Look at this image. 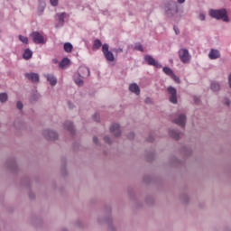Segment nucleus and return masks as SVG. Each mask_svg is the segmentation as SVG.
Wrapping results in <instances>:
<instances>
[{
	"label": "nucleus",
	"instance_id": "30",
	"mask_svg": "<svg viewBox=\"0 0 231 231\" xmlns=\"http://www.w3.org/2000/svg\"><path fill=\"white\" fill-rule=\"evenodd\" d=\"M162 72L169 77L174 73V71L170 67H163Z\"/></svg>",
	"mask_w": 231,
	"mask_h": 231
},
{
	"label": "nucleus",
	"instance_id": "32",
	"mask_svg": "<svg viewBox=\"0 0 231 231\" xmlns=\"http://www.w3.org/2000/svg\"><path fill=\"white\" fill-rule=\"evenodd\" d=\"M66 163H67V161L66 159H61V164H63V166H61V175L65 176L67 175V170H66Z\"/></svg>",
	"mask_w": 231,
	"mask_h": 231
},
{
	"label": "nucleus",
	"instance_id": "21",
	"mask_svg": "<svg viewBox=\"0 0 231 231\" xmlns=\"http://www.w3.org/2000/svg\"><path fill=\"white\" fill-rule=\"evenodd\" d=\"M73 79H74V83H76V85H78V87H83V85H84V80H83V79H84V78H82V77H81L79 74H78V73H74Z\"/></svg>",
	"mask_w": 231,
	"mask_h": 231
},
{
	"label": "nucleus",
	"instance_id": "9",
	"mask_svg": "<svg viewBox=\"0 0 231 231\" xmlns=\"http://www.w3.org/2000/svg\"><path fill=\"white\" fill-rule=\"evenodd\" d=\"M6 168L9 171L16 173L18 171L16 159H14V157L8 159V161L6 162Z\"/></svg>",
	"mask_w": 231,
	"mask_h": 231
},
{
	"label": "nucleus",
	"instance_id": "41",
	"mask_svg": "<svg viewBox=\"0 0 231 231\" xmlns=\"http://www.w3.org/2000/svg\"><path fill=\"white\" fill-rule=\"evenodd\" d=\"M92 142H94V144H96V146H101V143L96 135H94V138H92Z\"/></svg>",
	"mask_w": 231,
	"mask_h": 231
},
{
	"label": "nucleus",
	"instance_id": "39",
	"mask_svg": "<svg viewBox=\"0 0 231 231\" xmlns=\"http://www.w3.org/2000/svg\"><path fill=\"white\" fill-rule=\"evenodd\" d=\"M103 141H105V143L109 145H111L113 143V141H112L111 137H109V135H105V137H103Z\"/></svg>",
	"mask_w": 231,
	"mask_h": 231
},
{
	"label": "nucleus",
	"instance_id": "25",
	"mask_svg": "<svg viewBox=\"0 0 231 231\" xmlns=\"http://www.w3.org/2000/svg\"><path fill=\"white\" fill-rule=\"evenodd\" d=\"M32 54H33L32 51L30 48H27L25 49L23 57L24 60H29L32 59Z\"/></svg>",
	"mask_w": 231,
	"mask_h": 231
},
{
	"label": "nucleus",
	"instance_id": "2",
	"mask_svg": "<svg viewBox=\"0 0 231 231\" xmlns=\"http://www.w3.org/2000/svg\"><path fill=\"white\" fill-rule=\"evenodd\" d=\"M209 16L216 20H223L225 23H229V17L227 11L225 8L221 9H210Z\"/></svg>",
	"mask_w": 231,
	"mask_h": 231
},
{
	"label": "nucleus",
	"instance_id": "51",
	"mask_svg": "<svg viewBox=\"0 0 231 231\" xmlns=\"http://www.w3.org/2000/svg\"><path fill=\"white\" fill-rule=\"evenodd\" d=\"M199 19L201 22L205 21V20H206V14L200 13V14H199Z\"/></svg>",
	"mask_w": 231,
	"mask_h": 231
},
{
	"label": "nucleus",
	"instance_id": "52",
	"mask_svg": "<svg viewBox=\"0 0 231 231\" xmlns=\"http://www.w3.org/2000/svg\"><path fill=\"white\" fill-rule=\"evenodd\" d=\"M147 142H149V143L154 142V137H153L152 134H150V135L147 137Z\"/></svg>",
	"mask_w": 231,
	"mask_h": 231
},
{
	"label": "nucleus",
	"instance_id": "5",
	"mask_svg": "<svg viewBox=\"0 0 231 231\" xmlns=\"http://www.w3.org/2000/svg\"><path fill=\"white\" fill-rule=\"evenodd\" d=\"M179 59L182 63H189V51L188 49L181 48L178 51Z\"/></svg>",
	"mask_w": 231,
	"mask_h": 231
},
{
	"label": "nucleus",
	"instance_id": "50",
	"mask_svg": "<svg viewBox=\"0 0 231 231\" xmlns=\"http://www.w3.org/2000/svg\"><path fill=\"white\" fill-rule=\"evenodd\" d=\"M16 107L19 110H22L23 108V104L22 103V101H18L16 104Z\"/></svg>",
	"mask_w": 231,
	"mask_h": 231
},
{
	"label": "nucleus",
	"instance_id": "27",
	"mask_svg": "<svg viewBox=\"0 0 231 231\" xmlns=\"http://www.w3.org/2000/svg\"><path fill=\"white\" fill-rule=\"evenodd\" d=\"M180 153L184 156H189L192 153V150L189 146H183L180 150Z\"/></svg>",
	"mask_w": 231,
	"mask_h": 231
},
{
	"label": "nucleus",
	"instance_id": "4",
	"mask_svg": "<svg viewBox=\"0 0 231 231\" xmlns=\"http://www.w3.org/2000/svg\"><path fill=\"white\" fill-rule=\"evenodd\" d=\"M167 92L170 95L169 101L171 104L176 105L178 103L177 89H176V88H174L172 86H169L167 88Z\"/></svg>",
	"mask_w": 231,
	"mask_h": 231
},
{
	"label": "nucleus",
	"instance_id": "31",
	"mask_svg": "<svg viewBox=\"0 0 231 231\" xmlns=\"http://www.w3.org/2000/svg\"><path fill=\"white\" fill-rule=\"evenodd\" d=\"M145 156L147 161L152 162L155 158V153L154 152H146Z\"/></svg>",
	"mask_w": 231,
	"mask_h": 231
},
{
	"label": "nucleus",
	"instance_id": "19",
	"mask_svg": "<svg viewBox=\"0 0 231 231\" xmlns=\"http://www.w3.org/2000/svg\"><path fill=\"white\" fill-rule=\"evenodd\" d=\"M25 77L33 83H38L40 80L39 74L35 72L26 73Z\"/></svg>",
	"mask_w": 231,
	"mask_h": 231
},
{
	"label": "nucleus",
	"instance_id": "36",
	"mask_svg": "<svg viewBox=\"0 0 231 231\" xmlns=\"http://www.w3.org/2000/svg\"><path fill=\"white\" fill-rule=\"evenodd\" d=\"M180 201H182L185 204L189 203V195L187 193H182L180 195Z\"/></svg>",
	"mask_w": 231,
	"mask_h": 231
},
{
	"label": "nucleus",
	"instance_id": "34",
	"mask_svg": "<svg viewBox=\"0 0 231 231\" xmlns=\"http://www.w3.org/2000/svg\"><path fill=\"white\" fill-rule=\"evenodd\" d=\"M144 202H145V204H147L148 206H152V205L154 203V199H153L151 195H148V196L145 198Z\"/></svg>",
	"mask_w": 231,
	"mask_h": 231
},
{
	"label": "nucleus",
	"instance_id": "29",
	"mask_svg": "<svg viewBox=\"0 0 231 231\" xmlns=\"http://www.w3.org/2000/svg\"><path fill=\"white\" fill-rule=\"evenodd\" d=\"M72 50H73V45L71 42H65L63 44V51H65V52L70 53Z\"/></svg>",
	"mask_w": 231,
	"mask_h": 231
},
{
	"label": "nucleus",
	"instance_id": "62",
	"mask_svg": "<svg viewBox=\"0 0 231 231\" xmlns=\"http://www.w3.org/2000/svg\"><path fill=\"white\" fill-rule=\"evenodd\" d=\"M14 126L17 127V126H16V122H14Z\"/></svg>",
	"mask_w": 231,
	"mask_h": 231
},
{
	"label": "nucleus",
	"instance_id": "33",
	"mask_svg": "<svg viewBox=\"0 0 231 231\" xmlns=\"http://www.w3.org/2000/svg\"><path fill=\"white\" fill-rule=\"evenodd\" d=\"M134 50L138 51H141V52H143V51H144L143 46V44H142L141 42H135V43H134Z\"/></svg>",
	"mask_w": 231,
	"mask_h": 231
},
{
	"label": "nucleus",
	"instance_id": "48",
	"mask_svg": "<svg viewBox=\"0 0 231 231\" xmlns=\"http://www.w3.org/2000/svg\"><path fill=\"white\" fill-rule=\"evenodd\" d=\"M112 211V208L110 205L105 206V213L109 214Z\"/></svg>",
	"mask_w": 231,
	"mask_h": 231
},
{
	"label": "nucleus",
	"instance_id": "54",
	"mask_svg": "<svg viewBox=\"0 0 231 231\" xmlns=\"http://www.w3.org/2000/svg\"><path fill=\"white\" fill-rule=\"evenodd\" d=\"M134 138V132H130V133L128 134V139L133 140Z\"/></svg>",
	"mask_w": 231,
	"mask_h": 231
},
{
	"label": "nucleus",
	"instance_id": "17",
	"mask_svg": "<svg viewBox=\"0 0 231 231\" xmlns=\"http://www.w3.org/2000/svg\"><path fill=\"white\" fill-rule=\"evenodd\" d=\"M209 88L213 93H218L221 90V84L218 81L213 80L210 82Z\"/></svg>",
	"mask_w": 231,
	"mask_h": 231
},
{
	"label": "nucleus",
	"instance_id": "22",
	"mask_svg": "<svg viewBox=\"0 0 231 231\" xmlns=\"http://www.w3.org/2000/svg\"><path fill=\"white\" fill-rule=\"evenodd\" d=\"M170 164L175 167H178L179 165H183V161H180V159H177V157L172 156L170 157Z\"/></svg>",
	"mask_w": 231,
	"mask_h": 231
},
{
	"label": "nucleus",
	"instance_id": "53",
	"mask_svg": "<svg viewBox=\"0 0 231 231\" xmlns=\"http://www.w3.org/2000/svg\"><path fill=\"white\" fill-rule=\"evenodd\" d=\"M58 4H59V0H51V5L52 6H57Z\"/></svg>",
	"mask_w": 231,
	"mask_h": 231
},
{
	"label": "nucleus",
	"instance_id": "1",
	"mask_svg": "<svg viewBox=\"0 0 231 231\" xmlns=\"http://www.w3.org/2000/svg\"><path fill=\"white\" fill-rule=\"evenodd\" d=\"M163 11L167 18H173L179 13V5L174 0H167L164 2Z\"/></svg>",
	"mask_w": 231,
	"mask_h": 231
},
{
	"label": "nucleus",
	"instance_id": "20",
	"mask_svg": "<svg viewBox=\"0 0 231 231\" xmlns=\"http://www.w3.org/2000/svg\"><path fill=\"white\" fill-rule=\"evenodd\" d=\"M128 89H130V92L135 94L136 96H139L141 93L140 87L138 86L137 83H132L128 87Z\"/></svg>",
	"mask_w": 231,
	"mask_h": 231
},
{
	"label": "nucleus",
	"instance_id": "6",
	"mask_svg": "<svg viewBox=\"0 0 231 231\" xmlns=\"http://www.w3.org/2000/svg\"><path fill=\"white\" fill-rule=\"evenodd\" d=\"M144 61L149 66H152L156 69H162V65L158 60H155V59L152 55L146 54L144 56Z\"/></svg>",
	"mask_w": 231,
	"mask_h": 231
},
{
	"label": "nucleus",
	"instance_id": "28",
	"mask_svg": "<svg viewBox=\"0 0 231 231\" xmlns=\"http://www.w3.org/2000/svg\"><path fill=\"white\" fill-rule=\"evenodd\" d=\"M102 47V42L99 39L94 40V44H92V50L98 51Z\"/></svg>",
	"mask_w": 231,
	"mask_h": 231
},
{
	"label": "nucleus",
	"instance_id": "44",
	"mask_svg": "<svg viewBox=\"0 0 231 231\" xmlns=\"http://www.w3.org/2000/svg\"><path fill=\"white\" fill-rule=\"evenodd\" d=\"M193 101L195 105H199L200 104V97L198 96H193Z\"/></svg>",
	"mask_w": 231,
	"mask_h": 231
},
{
	"label": "nucleus",
	"instance_id": "42",
	"mask_svg": "<svg viewBox=\"0 0 231 231\" xmlns=\"http://www.w3.org/2000/svg\"><path fill=\"white\" fill-rule=\"evenodd\" d=\"M223 104L226 105V106H230L231 100L228 97H224Z\"/></svg>",
	"mask_w": 231,
	"mask_h": 231
},
{
	"label": "nucleus",
	"instance_id": "55",
	"mask_svg": "<svg viewBox=\"0 0 231 231\" xmlns=\"http://www.w3.org/2000/svg\"><path fill=\"white\" fill-rule=\"evenodd\" d=\"M227 80H228V87L231 89V72L228 75Z\"/></svg>",
	"mask_w": 231,
	"mask_h": 231
},
{
	"label": "nucleus",
	"instance_id": "60",
	"mask_svg": "<svg viewBox=\"0 0 231 231\" xmlns=\"http://www.w3.org/2000/svg\"><path fill=\"white\" fill-rule=\"evenodd\" d=\"M61 231H68V229H66V228H63V229H61Z\"/></svg>",
	"mask_w": 231,
	"mask_h": 231
},
{
	"label": "nucleus",
	"instance_id": "45",
	"mask_svg": "<svg viewBox=\"0 0 231 231\" xmlns=\"http://www.w3.org/2000/svg\"><path fill=\"white\" fill-rule=\"evenodd\" d=\"M128 196H130V199H134V191L132 188L128 189Z\"/></svg>",
	"mask_w": 231,
	"mask_h": 231
},
{
	"label": "nucleus",
	"instance_id": "58",
	"mask_svg": "<svg viewBox=\"0 0 231 231\" xmlns=\"http://www.w3.org/2000/svg\"><path fill=\"white\" fill-rule=\"evenodd\" d=\"M186 2V0H177V4L182 5Z\"/></svg>",
	"mask_w": 231,
	"mask_h": 231
},
{
	"label": "nucleus",
	"instance_id": "14",
	"mask_svg": "<svg viewBox=\"0 0 231 231\" xmlns=\"http://www.w3.org/2000/svg\"><path fill=\"white\" fill-rule=\"evenodd\" d=\"M110 133H112V134H114L116 138L120 137L122 134V132L120 130V125H117V123H114V125L110 126Z\"/></svg>",
	"mask_w": 231,
	"mask_h": 231
},
{
	"label": "nucleus",
	"instance_id": "15",
	"mask_svg": "<svg viewBox=\"0 0 231 231\" xmlns=\"http://www.w3.org/2000/svg\"><path fill=\"white\" fill-rule=\"evenodd\" d=\"M169 135L176 140L179 141L180 139V136L182 135V132H180L177 128H170L169 129Z\"/></svg>",
	"mask_w": 231,
	"mask_h": 231
},
{
	"label": "nucleus",
	"instance_id": "3",
	"mask_svg": "<svg viewBox=\"0 0 231 231\" xmlns=\"http://www.w3.org/2000/svg\"><path fill=\"white\" fill-rule=\"evenodd\" d=\"M103 55H105V59H106V61L113 62L115 61V56L114 53L109 51V44L105 43L102 47Z\"/></svg>",
	"mask_w": 231,
	"mask_h": 231
},
{
	"label": "nucleus",
	"instance_id": "61",
	"mask_svg": "<svg viewBox=\"0 0 231 231\" xmlns=\"http://www.w3.org/2000/svg\"><path fill=\"white\" fill-rule=\"evenodd\" d=\"M69 106H70V108H71V104H70V102H69Z\"/></svg>",
	"mask_w": 231,
	"mask_h": 231
},
{
	"label": "nucleus",
	"instance_id": "11",
	"mask_svg": "<svg viewBox=\"0 0 231 231\" xmlns=\"http://www.w3.org/2000/svg\"><path fill=\"white\" fill-rule=\"evenodd\" d=\"M76 74L81 76V79H87L90 76V69L87 66H81Z\"/></svg>",
	"mask_w": 231,
	"mask_h": 231
},
{
	"label": "nucleus",
	"instance_id": "35",
	"mask_svg": "<svg viewBox=\"0 0 231 231\" xmlns=\"http://www.w3.org/2000/svg\"><path fill=\"white\" fill-rule=\"evenodd\" d=\"M8 100V95L6 92L0 93V101L1 103H5Z\"/></svg>",
	"mask_w": 231,
	"mask_h": 231
},
{
	"label": "nucleus",
	"instance_id": "59",
	"mask_svg": "<svg viewBox=\"0 0 231 231\" xmlns=\"http://www.w3.org/2000/svg\"><path fill=\"white\" fill-rule=\"evenodd\" d=\"M53 62H54L55 64H57V63H58V60H57V59H53Z\"/></svg>",
	"mask_w": 231,
	"mask_h": 231
},
{
	"label": "nucleus",
	"instance_id": "13",
	"mask_svg": "<svg viewBox=\"0 0 231 231\" xmlns=\"http://www.w3.org/2000/svg\"><path fill=\"white\" fill-rule=\"evenodd\" d=\"M65 17H66V13L65 12L56 14L55 18H56V20H58V23L56 24L57 29H60V28L63 27Z\"/></svg>",
	"mask_w": 231,
	"mask_h": 231
},
{
	"label": "nucleus",
	"instance_id": "57",
	"mask_svg": "<svg viewBox=\"0 0 231 231\" xmlns=\"http://www.w3.org/2000/svg\"><path fill=\"white\" fill-rule=\"evenodd\" d=\"M144 101L146 104H149L152 102V99H151V97H146Z\"/></svg>",
	"mask_w": 231,
	"mask_h": 231
},
{
	"label": "nucleus",
	"instance_id": "64",
	"mask_svg": "<svg viewBox=\"0 0 231 231\" xmlns=\"http://www.w3.org/2000/svg\"><path fill=\"white\" fill-rule=\"evenodd\" d=\"M0 33H2V30L0 29Z\"/></svg>",
	"mask_w": 231,
	"mask_h": 231
},
{
	"label": "nucleus",
	"instance_id": "46",
	"mask_svg": "<svg viewBox=\"0 0 231 231\" xmlns=\"http://www.w3.org/2000/svg\"><path fill=\"white\" fill-rule=\"evenodd\" d=\"M143 180L144 183H151V177H149V175H144Z\"/></svg>",
	"mask_w": 231,
	"mask_h": 231
},
{
	"label": "nucleus",
	"instance_id": "12",
	"mask_svg": "<svg viewBox=\"0 0 231 231\" xmlns=\"http://www.w3.org/2000/svg\"><path fill=\"white\" fill-rule=\"evenodd\" d=\"M186 121H187V116L185 114H180L175 119H173V122L181 127H185Z\"/></svg>",
	"mask_w": 231,
	"mask_h": 231
},
{
	"label": "nucleus",
	"instance_id": "38",
	"mask_svg": "<svg viewBox=\"0 0 231 231\" xmlns=\"http://www.w3.org/2000/svg\"><path fill=\"white\" fill-rule=\"evenodd\" d=\"M175 83L180 84V79L175 75L173 72L172 75L170 77Z\"/></svg>",
	"mask_w": 231,
	"mask_h": 231
},
{
	"label": "nucleus",
	"instance_id": "47",
	"mask_svg": "<svg viewBox=\"0 0 231 231\" xmlns=\"http://www.w3.org/2000/svg\"><path fill=\"white\" fill-rule=\"evenodd\" d=\"M92 118H94V121L99 123L100 122V116L97 113L94 114V116H92Z\"/></svg>",
	"mask_w": 231,
	"mask_h": 231
},
{
	"label": "nucleus",
	"instance_id": "37",
	"mask_svg": "<svg viewBox=\"0 0 231 231\" xmlns=\"http://www.w3.org/2000/svg\"><path fill=\"white\" fill-rule=\"evenodd\" d=\"M19 40H20L23 43H24V44H28V43H29V39H28V37L23 36V35H22V34L19 35Z\"/></svg>",
	"mask_w": 231,
	"mask_h": 231
},
{
	"label": "nucleus",
	"instance_id": "10",
	"mask_svg": "<svg viewBox=\"0 0 231 231\" xmlns=\"http://www.w3.org/2000/svg\"><path fill=\"white\" fill-rule=\"evenodd\" d=\"M31 37L35 44H44V37L37 31L31 33Z\"/></svg>",
	"mask_w": 231,
	"mask_h": 231
},
{
	"label": "nucleus",
	"instance_id": "18",
	"mask_svg": "<svg viewBox=\"0 0 231 231\" xmlns=\"http://www.w3.org/2000/svg\"><path fill=\"white\" fill-rule=\"evenodd\" d=\"M63 127H65V130L69 131L70 134L74 135L76 134V130L74 128V125L70 121H65L63 123Z\"/></svg>",
	"mask_w": 231,
	"mask_h": 231
},
{
	"label": "nucleus",
	"instance_id": "56",
	"mask_svg": "<svg viewBox=\"0 0 231 231\" xmlns=\"http://www.w3.org/2000/svg\"><path fill=\"white\" fill-rule=\"evenodd\" d=\"M29 197H30L31 199H35V195H34V193H32V191H30Z\"/></svg>",
	"mask_w": 231,
	"mask_h": 231
},
{
	"label": "nucleus",
	"instance_id": "24",
	"mask_svg": "<svg viewBox=\"0 0 231 231\" xmlns=\"http://www.w3.org/2000/svg\"><path fill=\"white\" fill-rule=\"evenodd\" d=\"M46 78H47V80L51 83V85L52 87H55V86L57 85L58 79H57V78H56L54 75H52V74H48V75L46 76Z\"/></svg>",
	"mask_w": 231,
	"mask_h": 231
},
{
	"label": "nucleus",
	"instance_id": "7",
	"mask_svg": "<svg viewBox=\"0 0 231 231\" xmlns=\"http://www.w3.org/2000/svg\"><path fill=\"white\" fill-rule=\"evenodd\" d=\"M97 223H99L100 225L106 223L108 225V231H116V228L114 226L112 223V218L110 217L102 218V217L99 216L97 217Z\"/></svg>",
	"mask_w": 231,
	"mask_h": 231
},
{
	"label": "nucleus",
	"instance_id": "8",
	"mask_svg": "<svg viewBox=\"0 0 231 231\" xmlns=\"http://www.w3.org/2000/svg\"><path fill=\"white\" fill-rule=\"evenodd\" d=\"M42 135L48 141H55L59 138V134L54 130H43Z\"/></svg>",
	"mask_w": 231,
	"mask_h": 231
},
{
	"label": "nucleus",
	"instance_id": "63",
	"mask_svg": "<svg viewBox=\"0 0 231 231\" xmlns=\"http://www.w3.org/2000/svg\"><path fill=\"white\" fill-rule=\"evenodd\" d=\"M78 226H81L80 222H79V224Z\"/></svg>",
	"mask_w": 231,
	"mask_h": 231
},
{
	"label": "nucleus",
	"instance_id": "26",
	"mask_svg": "<svg viewBox=\"0 0 231 231\" xmlns=\"http://www.w3.org/2000/svg\"><path fill=\"white\" fill-rule=\"evenodd\" d=\"M70 64V60L68 57L63 58V60H61L60 63V68L61 69H65L67 67H69Z\"/></svg>",
	"mask_w": 231,
	"mask_h": 231
},
{
	"label": "nucleus",
	"instance_id": "40",
	"mask_svg": "<svg viewBox=\"0 0 231 231\" xmlns=\"http://www.w3.org/2000/svg\"><path fill=\"white\" fill-rule=\"evenodd\" d=\"M112 51L115 52L116 54H119V53L124 52V49L122 47L112 48Z\"/></svg>",
	"mask_w": 231,
	"mask_h": 231
},
{
	"label": "nucleus",
	"instance_id": "23",
	"mask_svg": "<svg viewBox=\"0 0 231 231\" xmlns=\"http://www.w3.org/2000/svg\"><path fill=\"white\" fill-rule=\"evenodd\" d=\"M46 8V2L44 0H39L38 14L42 15Z\"/></svg>",
	"mask_w": 231,
	"mask_h": 231
},
{
	"label": "nucleus",
	"instance_id": "43",
	"mask_svg": "<svg viewBox=\"0 0 231 231\" xmlns=\"http://www.w3.org/2000/svg\"><path fill=\"white\" fill-rule=\"evenodd\" d=\"M22 185L30 186V179H28V177H26V179H23V180H22Z\"/></svg>",
	"mask_w": 231,
	"mask_h": 231
},
{
	"label": "nucleus",
	"instance_id": "16",
	"mask_svg": "<svg viewBox=\"0 0 231 231\" xmlns=\"http://www.w3.org/2000/svg\"><path fill=\"white\" fill-rule=\"evenodd\" d=\"M208 58L211 60H215L221 58L220 51L217 49H210L208 52Z\"/></svg>",
	"mask_w": 231,
	"mask_h": 231
},
{
	"label": "nucleus",
	"instance_id": "49",
	"mask_svg": "<svg viewBox=\"0 0 231 231\" xmlns=\"http://www.w3.org/2000/svg\"><path fill=\"white\" fill-rule=\"evenodd\" d=\"M173 31H174V32H175V35H180V29H179L178 26L173 25Z\"/></svg>",
	"mask_w": 231,
	"mask_h": 231
}]
</instances>
